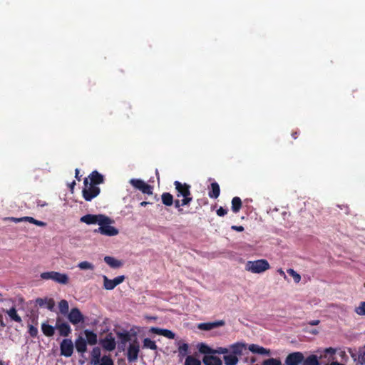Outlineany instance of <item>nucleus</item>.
I'll use <instances>...</instances> for the list:
<instances>
[{"instance_id": "nucleus-50", "label": "nucleus", "mask_w": 365, "mask_h": 365, "mask_svg": "<svg viewBox=\"0 0 365 365\" xmlns=\"http://www.w3.org/2000/svg\"><path fill=\"white\" fill-rule=\"evenodd\" d=\"M231 229L235 231L238 232H242L244 230V227L242 226H237V225H232L231 227Z\"/></svg>"}, {"instance_id": "nucleus-54", "label": "nucleus", "mask_w": 365, "mask_h": 365, "mask_svg": "<svg viewBox=\"0 0 365 365\" xmlns=\"http://www.w3.org/2000/svg\"><path fill=\"white\" fill-rule=\"evenodd\" d=\"M197 202L200 205L207 204V200L206 198L197 200Z\"/></svg>"}, {"instance_id": "nucleus-49", "label": "nucleus", "mask_w": 365, "mask_h": 365, "mask_svg": "<svg viewBox=\"0 0 365 365\" xmlns=\"http://www.w3.org/2000/svg\"><path fill=\"white\" fill-rule=\"evenodd\" d=\"M227 213V210L223 208L222 207H220L219 209L217 210V215L220 217H222L225 215Z\"/></svg>"}, {"instance_id": "nucleus-10", "label": "nucleus", "mask_w": 365, "mask_h": 365, "mask_svg": "<svg viewBox=\"0 0 365 365\" xmlns=\"http://www.w3.org/2000/svg\"><path fill=\"white\" fill-rule=\"evenodd\" d=\"M56 329L58 331V334L61 336L67 337L71 333V328L67 322H63L60 317L56 318Z\"/></svg>"}, {"instance_id": "nucleus-35", "label": "nucleus", "mask_w": 365, "mask_h": 365, "mask_svg": "<svg viewBox=\"0 0 365 365\" xmlns=\"http://www.w3.org/2000/svg\"><path fill=\"white\" fill-rule=\"evenodd\" d=\"M198 350L201 354L205 355L213 354V349L203 343H201L198 345Z\"/></svg>"}, {"instance_id": "nucleus-58", "label": "nucleus", "mask_w": 365, "mask_h": 365, "mask_svg": "<svg viewBox=\"0 0 365 365\" xmlns=\"http://www.w3.org/2000/svg\"><path fill=\"white\" fill-rule=\"evenodd\" d=\"M326 351L327 352H329V353H331V354H334L335 352L334 349H332V348H329V349H326Z\"/></svg>"}, {"instance_id": "nucleus-39", "label": "nucleus", "mask_w": 365, "mask_h": 365, "mask_svg": "<svg viewBox=\"0 0 365 365\" xmlns=\"http://www.w3.org/2000/svg\"><path fill=\"white\" fill-rule=\"evenodd\" d=\"M185 365H201V362L192 356H187L185 359Z\"/></svg>"}, {"instance_id": "nucleus-24", "label": "nucleus", "mask_w": 365, "mask_h": 365, "mask_svg": "<svg viewBox=\"0 0 365 365\" xmlns=\"http://www.w3.org/2000/svg\"><path fill=\"white\" fill-rule=\"evenodd\" d=\"M36 302L40 307L46 306L47 309L50 311H52L55 306V302L53 299H42L37 298Z\"/></svg>"}, {"instance_id": "nucleus-6", "label": "nucleus", "mask_w": 365, "mask_h": 365, "mask_svg": "<svg viewBox=\"0 0 365 365\" xmlns=\"http://www.w3.org/2000/svg\"><path fill=\"white\" fill-rule=\"evenodd\" d=\"M140 352V344L138 339L135 338L130 343L127 350V359L129 363L135 362L138 359Z\"/></svg>"}, {"instance_id": "nucleus-14", "label": "nucleus", "mask_w": 365, "mask_h": 365, "mask_svg": "<svg viewBox=\"0 0 365 365\" xmlns=\"http://www.w3.org/2000/svg\"><path fill=\"white\" fill-rule=\"evenodd\" d=\"M117 337L120 340L118 347L120 349L124 350L126 344L131 341L132 335L128 331H118Z\"/></svg>"}, {"instance_id": "nucleus-13", "label": "nucleus", "mask_w": 365, "mask_h": 365, "mask_svg": "<svg viewBox=\"0 0 365 365\" xmlns=\"http://www.w3.org/2000/svg\"><path fill=\"white\" fill-rule=\"evenodd\" d=\"M105 215H92L88 214L81 217L80 221L87 225L98 224L100 225L101 221Z\"/></svg>"}, {"instance_id": "nucleus-22", "label": "nucleus", "mask_w": 365, "mask_h": 365, "mask_svg": "<svg viewBox=\"0 0 365 365\" xmlns=\"http://www.w3.org/2000/svg\"><path fill=\"white\" fill-rule=\"evenodd\" d=\"M202 362L205 365H222V360L212 354L205 355L202 358Z\"/></svg>"}, {"instance_id": "nucleus-16", "label": "nucleus", "mask_w": 365, "mask_h": 365, "mask_svg": "<svg viewBox=\"0 0 365 365\" xmlns=\"http://www.w3.org/2000/svg\"><path fill=\"white\" fill-rule=\"evenodd\" d=\"M87 178L88 179V183L96 186H98L104 182L103 175L99 173L97 170L93 171Z\"/></svg>"}, {"instance_id": "nucleus-34", "label": "nucleus", "mask_w": 365, "mask_h": 365, "mask_svg": "<svg viewBox=\"0 0 365 365\" xmlns=\"http://www.w3.org/2000/svg\"><path fill=\"white\" fill-rule=\"evenodd\" d=\"M162 202L166 206L173 204V196L170 192H163L161 195Z\"/></svg>"}, {"instance_id": "nucleus-5", "label": "nucleus", "mask_w": 365, "mask_h": 365, "mask_svg": "<svg viewBox=\"0 0 365 365\" xmlns=\"http://www.w3.org/2000/svg\"><path fill=\"white\" fill-rule=\"evenodd\" d=\"M41 278L45 280L51 279L61 284H66L69 281L68 276L66 274L55 271L42 272Z\"/></svg>"}, {"instance_id": "nucleus-38", "label": "nucleus", "mask_w": 365, "mask_h": 365, "mask_svg": "<svg viewBox=\"0 0 365 365\" xmlns=\"http://www.w3.org/2000/svg\"><path fill=\"white\" fill-rule=\"evenodd\" d=\"M143 347L150 349L151 350H157L158 346L155 341L151 340L149 338H145L143 340Z\"/></svg>"}, {"instance_id": "nucleus-18", "label": "nucleus", "mask_w": 365, "mask_h": 365, "mask_svg": "<svg viewBox=\"0 0 365 365\" xmlns=\"http://www.w3.org/2000/svg\"><path fill=\"white\" fill-rule=\"evenodd\" d=\"M224 325L225 322L223 320H220L213 322L200 323L198 324L197 327L201 330L209 331Z\"/></svg>"}, {"instance_id": "nucleus-48", "label": "nucleus", "mask_w": 365, "mask_h": 365, "mask_svg": "<svg viewBox=\"0 0 365 365\" xmlns=\"http://www.w3.org/2000/svg\"><path fill=\"white\" fill-rule=\"evenodd\" d=\"M355 361H357L361 365H365V351L360 352Z\"/></svg>"}, {"instance_id": "nucleus-8", "label": "nucleus", "mask_w": 365, "mask_h": 365, "mask_svg": "<svg viewBox=\"0 0 365 365\" xmlns=\"http://www.w3.org/2000/svg\"><path fill=\"white\" fill-rule=\"evenodd\" d=\"M130 183L144 194L151 195L153 193V187L140 179H131Z\"/></svg>"}, {"instance_id": "nucleus-4", "label": "nucleus", "mask_w": 365, "mask_h": 365, "mask_svg": "<svg viewBox=\"0 0 365 365\" xmlns=\"http://www.w3.org/2000/svg\"><path fill=\"white\" fill-rule=\"evenodd\" d=\"M83 185L84 187L82 190V195L86 201H91L100 194V187L88 183V179L87 178H84Z\"/></svg>"}, {"instance_id": "nucleus-20", "label": "nucleus", "mask_w": 365, "mask_h": 365, "mask_svg": "<svg viewBox=\"0 0 365 365\" xmlns=\"http://www.w3.org/2000/svg\"><path fill=\"white\" fill-rule=\"evenodd\" d=\"M87 344L86 339L78 336L75 340V347L78 353L83 354L87 351Z\"/></svg>"}, {"instance_id": "nucleus-64", "label": "nucleus", "mask_w": 365, "mask_h": 365, "mask_svg": "<svg viewBox=\"0 0 365 365\" xmlns=\"http://www.w3.org/2000/svg\"><path fill=\"white\" fill-rule=\"evenodd\" d=\"M0 365H3V363L1 361H0Z\"/></svg>"}, {"instance_id": "nucleus-15", "label": "nucleus", "mask_w": 365, "mask_h": 365, "mask_svg": "<svg viewBox=\"0 0 365 365\" xmlns=\"http://www.w3.org/2000/svg\"><path fill=\"white\" fill-rule=\"evenodd\" d=\"M247 349V344L242 342H237L230 346V352L237 356L238 358L243 355V352Z\"/></svg>"}, {"instance_id": "nucleus-45", "label": "nucleus", "mask_w": 365, "mask_h": 365, "mask_svg": "<svg viewBox=\"0 0 365 365\" xmlns=\"http://www.w3.org/2000/svg\"><path fill=\"white\" fill-rule=\"evenodd\" d=\"M354 311L359 315H365V302H361L359 307H356Z\"/></svg>"}, {"instance_id": "nucleus-19", "label": "nucleus", "mask_w": 365, "mask_h": 365, "mask_svg": "<svg viewBox=\"0 0 365 365\" xmlns=\"http://www.w3.org/2000/svg\"><path fill=\"white\" fill-rule=\"evenodd\" d=\"M150 331L153 334L163 336L170 339H173L175 336V333H173L170 330L165 329H160V328H158V327H151V329H150Z\"/></svg>"}, {"instance_id": "nucleus-17", "label": "nucleus", "mask_w": 365, "mask_h": 365, "mask_svg": "<svg viewBox=\"0 0 365 365\" xmlns=\"http://www.w3.org/2000/svg\"><path fill=\"white\" fill-rule=\"evenodd\" d=\"M101 344L104 349L109 351L114 350L116 346L115 339L112 336L111 334L106 335L102 340Z\"/></svg>"}, {"instance_id": "nucleus-21", "label": "nucleus", "mask_w": 365, "mask_h": 365, "mask_svg": "<svg viewBox=\"0 0 365 365\" xmlns=\"http://www.w3.org/2000/svg\"><path fill=\"white\" fill-rule=\"evenodd\" d=\"M248 349L253 354H258L260 355H270V350L262 346H260L258 344H252L248 346Z\"/></svg>"}, {"instance_id": "nucleus-7", "label": "nucleus", "mask_w": 365, "mask_h": 365, "mask_svg": "<svg viewBox=\"0 0 365 365\" xmlns=\"http://www.w3.org/2000/svg\"><path fill=\"white\" fill-rule=\"evenodd\" d=\"M74 345L71 339H64L60 344L61 354L65 357H70L73 353Z\"/></svg>"}, {"instance_id": "nucleus-41", "label": "nucleus", "mask_w": 365, "mask_h": 365, "mask_svg": "<svg viewBox=\"0 0 365 365\" xmlns=\"http://www.w3.org/2000/svg\"><path fill=\"white\" fill-rule=\"evenodd\" d=\"M78 267L81 269H91V270H93L94 269L93 264L87 261H83V262H80L78 264Z\"/></svg>"}, {"instance_id": "nucleus-51", "label": "nucleus", "mask_w": 365, "mask_h": 365, "mask_svg": "<svg viewBox=\"0 0 365 365\" xmlns=\"http://www.w3.org/2000/svg\"><path fill=\"white\" fill-rule=\"evenodd\" d=\"M320 323V321L319 319H316V320H312V321H309L308 322V324L311 325V326H317Z\"/></svg>"}, {"instance_id": "nucleus-33", "label": "nucleus", "mask_w": 365, "mask_h": 365, "mask_svg": "<svg viewBox=\"0 0 365 365\" xmlns=\"http://www.w3.org/2000/svg\"><path fill=\"white\" fill-rule=\"evenodd\" d=\"M179 356L184 357L188 353V344L181 341L178 342Z\"/></svg>"}, {"instance_id": "nucleus-56", "label": "nucleus", "mask_w": 365, "mask_h": 365, "mask_svg": "<svg viewBox=\"0 0 365 365\" xmlns=\"http://www.w3.org/2000/svg\"><path fill=\"white\" fill-rule=\"evenodd\" d=\"M298 132L297 131H294L292 133V136L293 137L294 139H297L298 138Z\"/></svg>"}, {"instance_id": "nucleus-11", "label": "nucleus", "mask_w": 365, "mask_h": 365, "mask_svg": "<svg viewBox=\"0 0 365 365\" xmlns=\"http://www.w3.org/2000/svg\"><path fill=\"white\" fill-rule=\"evenodd\" d=\"M68 321L73 325H76L79 323L84 322V317L79 310V309L75 307L72 308L70 312L68 314Z\"/></svg>"}, {"instance_id": "nucleus-43", "label": "nucleus", "mask_w": 365, "mask_h": 365, "mask_svg": "<svg viewBox=\"0 0 365 365\" xmlns=\"http://www.w3.org/2000/svg\"><path fill=\"white\" fill-rule=\"evenodd\" d=\"M98 365H114V363L110 356H103Z\"/></svg>"}, {"instance_id": "nucleus-52", "label": "nucleus", "mask_w": 365, "mask_h": 365, "mask_svg": "<svg viewBox=\"0 0 365 365\" xmlns=\"http://www.w3.org/2000/svg\"><path fill=\"white\" fill-rule=\"evenodd\" d=\"M36 204L39 207H44L46 205H47V203L45 201H42L41 200H36Z\"/></svg>"}, {"instance_id": "nucleus-63", "label": "nucleus", "mask_w": 365, "mask_h": 365, "mask_svg": "<svg viewBox=\"0 0 365 365\" xmlns=\"http://www.w3.org/2000/svg\"><path fill=\"white\" fill-rule=\"evenodd\" d=\"M155 174H156V176H157V179L159 180V173H158V170H155Z\"/></svg>"}, {"instance_id": "nucleus-60", "label": "nucleus", "mask_w": 365, "mask_h": 365, "mask_svg": "<svg viewBox=\"0 0 365 365\" xmlns=\"http://www.w3.org/2000/svg\"><path fill=\"white\" fill-rule=\"evenodd\" d=\"M76 185V182L75 181H73L71 185H70V187L71 190L73 189L74 186Z\"/></svg>"}, {"instance_id": "nucleus-25", "label": "nucleus", "mask_w": 365, "mask_h": 365, "mask_svg": "<svg viewBox=\"0 0 365 365\" xmlns=\"http://www.w3.org/2000/svg\"><path fill=\"white\" fill-rule=\"evenodd\" d=\"M91 364L92 365H98L101 360V349L98 346L94 347L91 351Z\"/></svg>"}, {"instance_id": "nucleus-37", "label": "nucleus", "mask_w": 365, "mask_h": 365, "mask_svg": "<svg viewBox=\"0 0 365 365\" xmlns=\"http://www.w3.org/2000/svg\"><path fill=\"white\" fill-rule=\"evenodd\" d=\"M23 220H24V222H29L30 223L34 224L39 227H46V223L45 222L36 220L32 217H23Z\"/></svg>"}, {"instance_id": "nucleus-46", "label": "nucleus", "mask_w": 365, "mask_h": 365, "mask_svg": "<svg viewBox=\"0 0 365 365\" xmlns=\"http://www.w3.org/2000/svg\"><path fill=\"white\" fill-rule=\"evenodd\" d=\"M230 352V349L225 347H218L215 349H213V354H227Z\"/></svg>"}, {"instance_id": "nucleus-32", "label": "nucleus", "mask_w": 365, "mask_h": 365, "mask_svg": "<svg viewBox=\"0 0 365 365\" xmlns=\"http://www.w3.org/2000/svg\"><path fill=\"white\" fill-rule=\"evenodd\" d=\"M242 200L239 197H234L232 200V210L234 213H237L242 207Z\"/></svg>"}, {"instance_id": "nucleus-36", "label": "nucleus", "mask_w": 365, "mask_h": 365, "mask_svg": "<svg viewBox=\"0 0 365 365\" xmlns=\"http://www.w3.org/2000/svg\"><path fill=\"white\" fill-rule=\"evenodd\" d=\"M58 308L59 312L62 314L66 315L68 314L69 306L66 300L62 299L61 301H60V302L58 303Z\"/></svg>"}, {"instance_id": "nucleus-9", "label": "nucleus", "mask_w": 365, "mask_h": 365, "mask_svg": "<svg viewBox=\"0 0 365 365\" xmlns=\"http://www.w3.org/2000/svg\"><path fill=\"white\" fill-rule=\"evenodd\" d=\"M103 288L106 290H112L117 285L121 284L125 280V276L120 275L114 278L113 279H110L107 276H103Z\"/></svg>"}, {"instance_id": "nucleus-61", "label": "nucleus", "mask_w": 365, "mask_h": 365, "mask_svg": "<svg viewBox=\"0 0 365 365\" xmlns=\"http://www.w3.org/2000/svg\"><path fill=\"white\" fill-rule=\"evenodd\" d=\"M278 272H279V273L281 275H282V276H284V277H286V275H285V274H284V271H283L282 269H280Z\"/></svg>"}, {"instance_id": "nucleus-55", "label": "nucleus", "mask_w": 365, "mask_h": 365, "mask_svg": "<svg viewBox=\"0 0 365 365\" xmlns=\"http://www.w3.org/2000/svg\"><path fill=\"white\" fill-rule=\"evenodd\" d=\"M11 220L14 222H24L23 217H20V218L11 217Z\"/></svg>"}, {"instance_id": "nucleus-47", "label": "nucleus", "mask_w": 365, "mask_h": 365, "mask_svg": "<svg viewBox=\"0 0 365 365\" xmlns=\"http://www.w3.org/2000/svg\"><path fill=\"white\" fill-rule=\"evenodd\" d=\"M29 331V334H30V336L32 337H36L38 335V329L31 324L29 325V331Z\"/></svg>"}, {"instance_id": "nucleus-27", "label": "nucleus", "mask_w": 365, "mask_h": 365, "mask_svg": "<svg viewBox=\"0 0 365 365\" xmlns=\"http://www.w3.org/2000/svg\"><path fill=\"white\" fill-rule=\"evenodd\" d=\"M55 329V327L48 324L47 322H43L41 324V331L43 334L48 337H51L54 335Z\"/></svg>"}, {"instance_id": "nucleus-1", "label": "nucleus", "mask_w": 365, "mask_h": 365, "mask_svg": "<svg viewBox=\"0 0 365 365\" xmlns=\"http://www.w3.org/2000/svg\"><path fill=\"white\" fill-rule=\"evenodd\" d=\"M175 189L176 190V196L178 197H182L184 204H190L192 200L190 191L191 186L187 183H182L180 181L174 182Z\"/></svg>"}, {"instance_id": "nucleus-40", "label": "nucleus", "mask_w": 365, "mask_h": 365, "mask_svg": "<svg viewBox=\"0 0 365 365\" xmlns=\"http://www.w3.org/2000/svg\"><path fill=\"white\" fill-rule=\"evenodd\" d=\"M263 365H282L281 361L278 359L269 358L263 361Z\"/></svg>"}, {"instance_id": "nucleus-31", "label": "nucleus", "mask_w": 365, "mask_h": 365, "mask_svg": "<svg viewBox=\"0 0 365 365\" xmlns=\"http://www.w3.org/2000/svg\"><path fill=\"white\" fill-rule=\"evenodd\" d=\"M223 359L225 365H236L239 361V359L237 356L232 354L231 352L224 355Z\"/></svg>"}, {"instance_id": "nucleus-29", "label": "nucleus", "mask_w": 365, "mask_h": 365, "mask_svg": "<svg viewBox=\"0 0 365 365\" xmlns=\"http://www.w3.org/2000/svg\"><path fill=\"white\" fill-rule=\"evenodd\" d=\"M302 365H320V363L318 360L317 356L312 354L307 358H304L303 356V361H302Z\"/></svg>"}, {"instance_id": "nucleus-53", "label": "nucleus", "mask_w": 365, "mask_h": 365, "mask_svg": "<svg viewBox=\"0 0 365 365\" xmlns=\"http://www.w3.org/2000/svg\"><path fill=\"white\" fill-rule=\"evenodd\" d=\"M79 173H80L79 170H78V168H76V169L75 170V178H76L78 181H80V180H81V176H80V175H79Z\"/></svg>"}, {"instance_id": "nucleus-59", "label": "nucleus", "mask_w": 365, "mask_h": 365, "mask_svg": "<svg viewBox=\"0 0 365 365\" xmlns=\"http://www.w3.org/2000/svg\"><path fill=\"white\" fill-rule=\"evenodd\" d=\"M329 365H344V364H341V363H339L338 361H333Z\"/></svg>"}, {"instance_id": "nucleus-44", "label": "nucleus", "mask_w": 365, "mask_h": 365, "mask_svg": "<svg viewBox=\"0 0 365 365\" xmlns=\"http://www.w3.org/2000/svg\"><path fill=\"white\" fill-rule=\"evenodd\" d=\"M173 204L175 205V207L177 208L178 210V212L180 213H182L183 211V210L181 208L182 206H186V205H190V204H184L182 200H180L178 199H176V200L173 199Z\"/></svg>"}, {"instance_id": "nucleus-3", "label": "nucleus", "mask_w": 365, "mask_h": 365, "mask_svg": "<svg viewBox=\"0 0 365 365\" xmlns=\"http://www.w3.org/2000/svg\"><path fill=\"white\" fill-rule=\"evenodd\" d=\"M112 220L110 217L104 216L102 221H101L100 227L94 230L95 232H99L106 236H115L118 234V230L115 227L110 226V224Z\"/></svg>"}, {"instance_id": "nucleus-62", "label": "nucleus", "mask_w": 365, "mask_h": 365, "mask_svg": "<svg viewBox=\"0 0 365 365\" xmlns=\"http://www.w3.org/2000/svg\"><path fill=\"white\" fill-rule=\"evenodd\" d=\"M311 333H312V334H318V331H317V330H316V329H314V330H312V331H311Z\"/></svg>"}, {"instance_id": "nucleus-42", "label": "nucleus", "mask_w": 365, "mask_h": 365, "mask_svg": "<svg viewBox=\"0 0 365 365\" xmlns=\"http://www.w3.org/2000/svg\"><path fill=\"white\" fill-rule=\"evenodd\" d=\"M287 272L290 276L293 277L295 283H299L300 282L301 276L293 269H288Z\"/></svg>"}, {"instance_id": "nucleus-2", "label": "nucleus", "mask_w": 365, "mask_h": 365, "mask_svg": "<svg viewBox=\"0 0 365 365\" xmlns=\"http://www.w3.org/2000/svg\"><path fill=\"white\" fill-rule=\"evenodd\" d=\"M270 268V265L267 259H257L255 261H247L245 264V269L252 273H262Z\"/></svg>"}, {"instance_id": "nucleus-23", "label": "nucleus", "mask_w": 365, "mask_h": 365, "mask_svg": "<svg viewBox=\"0 0 365 365\" xmlns=\"http://www.w3.org/2000/svg\"><path fill=\"white\" fill-rule=\"evenodd\" d=\"M83 334L86 336V341L89 345H96L98 342V336L96 333L93 331L86 329L83 331Z\"/></svg>"}, {"instance_id": "nucleus-57", "label": "nucleus", "mask_w": 365, "mask_h": 365, "mask_svg": "<svg viewBox=\"0 0 365 365\" xmlns=\"http://www.w3.org/2000/svg\"><path fill=\"white\" fill-rule=\"evenodd\" d=\"M149 203H150L149 202L143 201V202H140V205L142 206V207H145L147 205H148Z\"/></svg>"}, {"instance_id": "nucleus-26", "label": "nucleus", "mask_w": 365, "mask_h": 365, "mask_svg": "<svg viewBox=\"0 0 365 365\" xmlns=\"http://www.w3.org/2000/svg\"><path fill=\"white\" fill-rule=\"evenodd\" d=\"M220 194V185L217 182H213L209 187L208 196L210 198L216 199Z\"/></svg>"}, {"instance_id": "nucleus-12", "label": "nucleus", "mask_w": 365, "mask_h": 365, "mask_svg": "<svg viewBox=\"0 0 365 365\" xmlns=\"http://www.w3.org/2000/svg\"><path fill=\"white\" fill-rule=\"evenodd\" d=\"M303 361V354L299 351L289 354L284 361V365H299Z\"/></svg>"}, {"instance_id": "nucleus-30", "label": "nucleus", "mask_w": 365, "mask_h": 365, "mask_svg": "<svg viewBox=\"0 0 365 365\" xmlns=\"http://www.w3.org/2000/svg\"><path fill=\"white\" fill-rule=\"evenodd\" d=\"M104 261L112 268H118L123 265V263L120 260L110 256L105 257Z\"/></svg>"}, {"instance_id": "nucleus-28", "label": "nucleus", "mask_w": 365, "mask_h": 365, "mask_svg": "<svg viewBox=\"0 0 365 365\" xmlns=\"http://www.w3.org/2000/svg\"><path fill=\"white\" fill-rule=\"evenodd\" d=\"M6 313L11 321L17 323H21V317L18 314L16 309L14 307H12L9 309L6 310Z\"/></svg>"}]
</instances>
